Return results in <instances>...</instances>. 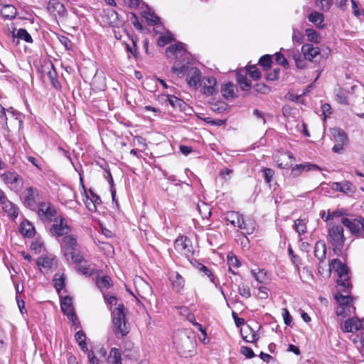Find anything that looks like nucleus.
<instances>
[{"instance_id":"nucleus-1","label":"nucleus","mask_w":364,"mask_h":364,"mask_svg":"<svg viewBox=\"0 0 364 364\" xmlns=\"http://www.w3.org/2000/svg\"><path fill=\"white\" fill-rule=\"evenodd\" d=\"M173 346L177 353L182 357H192L196 349V342L193 333L189 329H181L174 333Z\"/></svg>"},{"instance_id":"nucleus-2","label":"nucleus","mask_w":364,"mask_h":364,"mask_svg":"<svg viewBox=\"0 0 364 364\" xmlns=\"http://www.w3.org/2000/svg\"><path fill=\"white\" fill-rule=\"evenodd\" d=\"M125 308L119 304L112 311L113 332L118 338H123L129 333V327L126 320Z\"/></svg>"},{"instance_id":"nucleus-3","label":"nucleus","mask_w":364,"mask_h":364,"mask_svg":"<svg viewBox=\"0 0 364 364\" xmlns=\"http://www.w3.org/2000/svg\"><path fill=\"white\" fill-rule=\"evenodd\" d=\"M76 239L73 236L63 237L61 247L66 259L73 263H80L83 260V257L76 250Z\"/></svg>"},{"instance_id":"nucleus-4","label":"nucleus","mask_w":364,"mask_h":364,"mask_svg":"<svg viewBox=\"0 0 364 364\" xmlns=\"http://www.w3.org/2000/svg\"><path fill=\"white\" fill-rule=\"evenodd\" d=\"M333 268L338 274V279L337 284L343 287V291H347L352 287L351 283L349 282V270L348 267L343 264L340 259H334L329 264V269Z\"/></svg>"},{"instance_id":"nucleus-5","label":"nucleus","mask_w":364,"mask_h":364,"mask_svg":"<svg viewBox=\"0 0 364 364\" xmlns=\"http://www.w3.org/2000/svg\"><path fill=\"white\" fill-rule=\"evenodd\" d=\"M328 240L334 250H341L346 240L343 235V228L341 225L330 227L328 231Z\"/></svg>"},{"instance_id":"nucleus-6","label":"nucleus","mask_w":364,"mask_h":364,"mask_svg":"<svg viewBox=\"0 0 364 364\" xmlns=\"http://www.w3.org/2000/svg\"><path fill=\"white\" fill-rule=\"evenodd\" d=\"M25 206L31 210H35L38 203V192L36 188L28 187L22 193Z\"/></svg>"},{"instance_id":"nucleus-7","label":"nucleus","mask_w":364,"mask_h":364,"mask_svg":"<svg viewBox=\"0 0 364 364\" xmlns=\"http://www.w3.org/2000/svg\"><path fill=\"white\" fill-rule=\"evenodd\" d=\"M175 250L180 254L189 257L192 255L193 247L189 239L186 237H178L174 243Z\"/></svg>"},{"instance_id":"nucleus-8","label":"nucleus","mask_w":364,"mask_h":364,"mask_svg":"<svg viewBox=\"0 0 364 364\" xmlns=\"http://www.w3.org/2000/svg\"><path fill=\"white\" fill-rule=\"evenodd\" d=\"M55 214L56 210L51 203L48 202L40 203L38 215L42 220L50 222Z\"/></svg>"},{"instance_id":"nucleus-9","label":"nucleus","mask_w":364,"mask_h":364,"mask_svg":"<svg viewBox=\"0 0 364 364\" xmlns=\"http://www.w3.org/2000/svg\"><path fill=\"white\" fill-rule=\"evenodd\" d=\"M60 307L63 314H65L73 322H75V321L77 320V316L74 312L71 297L66 296L63 298H61Z\"/></svg>"},{"instance_id":"nucleus-10","label":"nucleus","mask_w":364,"mask_h":364,"mask_svg":"<svg viewBox=\"0 0 364 364\" xmlns=\"http://www.w3.org/2000/svg\"><path fill=\"white\" fill-rule=\"evenodd\" d=\"M36 263L41 269H44L46 271L55 269L58 265V262L55 259V257L53 255H48L40 257L37 259Z\"/></svg>"},{"instance_id":"nucleus-11","label":"nucleus","mask_w":364,"mask_h":364,"mask_svg":"<svg viewBox=\"0 0 364 364\" xmlns=\"http://www.w3.org/2000/svg\"><path fill=\"white\" fill-rule=\"evenodd\" d=\"M47 9L50 14L54 16L63 17L66 14V9L63 4L60 3L58 0L49 1Z\"/></svg>"},{"instance_id":"nucleus-12","label":"nucleus","mask_w":364,"mask_h":364,"mask_svg":"<svg viewBox=\"0 0 364 364\" xmlns=\"http://www.w3.org/2000/svg\"><path fill=\"white\" fill-rule=\"evenodd\" d=\"M203 87V93L205 95H213L217 92V81L213 77H204L201 82Z\"/></svg>"},{"instance_id":"nucleus-13","label":"nucleus","mask_w":364,"mask_h":364,"mask_svg":"<svg viewBox=\"0 0 364 364\" xmlns=\"http://www.w3.org/2000/svg\"><path fill=\"white\" fill-rule=\"evenodd\" d=\"M187 81L188 85L191 87H193L195 88L201 86V73L196 68H191L189 69L187 73Z\"/></svg>"},{"instance_id":"nucleus-14","label":"nucleus","mask_w":364,"mask_h":364,"mask_svg":"<svg viewBox=\"0 0 364 364\" xmlns=\"http://www.w3.org/2000/svg\"><path fill=\"white\" fill-rule=\"evenodd\" d=\"M51 232L57 236H63L66 235L70 231V227L65 223V220L63 218H57L55 223L53 225Z\"/></svg>"},{"instance_id":"nucleus-15","label":"nucleus","mask_w":364,"mask_h":364,"mask_svg":"<svg viewBox=\"0 0 364 364\" xmlns=\"http://www.w3.org/2000/svg\"><path fill=\"white\" fill-rule=\"evenodd\" d=\"M331 188L333 191L342 192L349 196H352L355 191V186L348 181L334 182L331 185Z\"/></svg>"},{"instance_id":"nucleus-16","label":"nucleus","mask_w":364,"mask_h":364,"mask_svg":"<svg viewBox=\"0 0 364 364\" xmlns=\"http://www.w3.org/2000/svg\"><path fill=\"white\" fill-rule=\"evenodd\" d=\"M136 289L139 296L142 299H146L151 294V287L141 278H139L135 281Z\"/></svg>"},{"instance_id":"nucleus-17","label":"nucleus","mask_w":364,"mask_h":364,"mask_svg":"<svg viewBox=\"0 0 364 364\" xmlns=\"http://www.w3.org/2000/svg\"><path fill=\"white\" fill-rule=\"evenodd\" d=\"M0 177L11 189L17 188L18 183L20 181L18 174L14 171H6Z\"/></svg>"},{"instance_id":"nucleus-18","label":"nucleus","mask_w":364,"mask_h":364,"mask_svg":"<svg viewBox=\"0 0 364 364\" xmlns=\"http://www.w3.org/2000/svg\"><path fill=\"white\" fill-rule=\"evenodd\" d=\"M301 53L305 59L313 61L320 54V49L318 47H314L312 44L305 43L301 47Z\"/></svg>"},{"instance_id":"nucleus-19","label":"nucleus","mask_w":364,"mask_h":364,"mask_svg":"<svg viewBox=\"0 0 364 364\" xmlns=\"http://www.w3.org/2000/svg\"><path fill=\"white\" fill-rule=\"evenodd\" d=\"M170 280L172 282L174 290L177 292L182 291L185 286V279L177 272H172L170 274Z\"/></svg>"},{"instance_id":"nucleus-20","label":"nucleus","mask_w":364,"mask_h":364,"mask_svg":"<svg viewBox=\"0 0 364 364\" xmlns=\"http://www.w3.org/2000/svg\"><path fill=\"white\" fill-rule=\"evenodd\" d=\"M341 223L348 228L353 234H357L360 232V218L350 220L346 218H341Z\"/></svg>"},{"instance_id":"nucleus-21","label":"nucleus","mask_w":364,"mask_h":364,"mask_svg":"<svg viewBox=\"0 0 364 364\" xmlns=\"http://www.w3.org/2000/svg\"><path fill=\"white\" fill-rule=\"evenodd\" d=\"M361 322L357 318H351L346 321L343 325L345 332H354L361 328Z\"/></svg>"},{"instance_id":"nucleus-22","label":"nucleus","mask_w":364,"mask_h":364,"mask_svg":"<svg viewBox=\"0 0 364 364\" xmlns=\"http://www.w3.org/2000/svg\"><path fill=\"white\" fill-rule=\"evenodd\" d=\"M326 246L323 241L316 242L314 247V255L320 261V263L326 258Z\"/></svg>"},{"instance_id":"nucleus-23","label":"nucleus","mask_w":364,"mask_h":364,"mask_svg":"<svg viewBox=\"0 0 364 364\" xmlns=\"http://www.w3.org/2000/svg\"><path fill=\"white\" fill-rule=\"evenodd\" d=\"M186 50L182 43L171 45L166 48V53L168 57L171 55H176V58L178 56H183Z\"/></svg>"},{"instance_id":"nucleus-24","label":"nucleus","mask_w":364,"mask_h":364,"mask_svg":"<svg viewBox=\"0 0 364 364\" xmlns=\"http://www.w3.org/2000/svg\"><path fill=\"white\" fill-rule=\"evenodd\" d=\"M241 333L243 339L247 342L253 343L259 339L258 333L249 326L242 330Z\"/></svg>"},{"instance_id":"nucleus-25","label":"nucleus","mask_w":364,"mask_h":364,"mask_svg":"<svg viewBox=\"0 0 364 364\" xmlns=\"http://www.w3.org/2000/svg\"><path fill=\"white\" fill-rule=\"evenodd\" d=\"M311 168H314L315 169H319V168L314 164H297L296 165L291 171V175L292 177L295 178L299 176L302 171H309L311 169Z\"/></svg>"},{"instance_id":"nucleus-26","label":"nucleus","mask_w":364,"mask_h":364,"mask_svg":"<svg viewBox=\"0 0 364 364\" xmlns=\"http://www.w3.org/2000/svg\"><path fill=\"white\" fill-rule=\"evenodd\" d=\"M293 159V154L291 152H286L281 155L277 163L280 168H287L292 165Z\"/></svg>"},{"instance_id":"nucleus-27","label":"nucleus","mask_w":364,"mask_h":364,"mask_svg":"<svg viewBox=\"0 0 364 364\" xmlns=\"http://www.w3.org/2000/svg\"><path fill=\"white\" fill-rule=\"evenodd\" d=\"M334 298L338 305H341L346 307H350V309H353V311H355V307L353 306L352 304L353 300L351 296H343L341 293H336L334 296Z\"/></svg>"},{"instance_id":"nucleus-28","label":"nucleus","mask_w":364,"mask_h":364,"mask_svg":"<svg viewBox=\"0 0 364 364\" xmlns=\"http://www.w3.org/2000/svg\"><path fill=\"white\" fill-rule=\"evenodd\" d=\"M308 20L314 23L317 28L323 27L324 16L318 11H313L308 16Z\"/></svg>"},{"instance_id":"nucleus-29","label":"nucleus","mask_w":364,"mask_h":364,"mask_svg":"<svg viewBox=\"0 0 364 364\" xmlns=\"http://www.w3.org/2000/svg\"><path fill=\"white\" fill-rule=\"evenodd\" d=\"M21 232L27 237H31L35 234V228L28 220H23L21 224Z\"/></svg>"},{"instance_id":"nucleus-30","label":"nucleus","mask_w":364,"mask_h":364,"mask_svg":"<svg viewBox=\"0 0 364 364\" xmlns=\"http://www.w3.org/2000/svg\"><path fill=\"white\" fill-rule=\"evenodd\" d=\"M108 364H122L121 353L119 349L112 348L107 358Z\"/></svg>"},{"instance_id":"nucleus-31","label":"nucleus","mask_w":364,"mask_h":364,"mask_svg":"<svg viewBox=\"0 0 364 364\" xmlns=\"http://www.w3.org/2000/svg\"><path fill=\"white\" fill-rule=\"evenodd\" d=\"M1 14L4 18L11 19L16 17L17 11L13 5L6 4L2 7Z\"/></svg>"},{"instance_id":"nucleus-32","label":"nucleus","mask_w":364,"mask_h":364,"mask_svg":"<svg viewBox=\"0 0 364 364\" xmlns=\"http://www.w3.org/2000/svg\"><path fill=\"white\" fill-rule=\"evenodd\" d=\"M96 284L101 290H107L112 286L111 279L107 276L99 277L96 279Z\"/></svg>"},{"instance_id":"nucleus-33","label":"nucleus","mask_w":364,"mask_h":364,"mask_svg":"<svg viewBox=\"0 0 364 364\" xmlns=\"http://www.w3.org/2000/svg\"><path fill=\"white\" fill-rule=\"evenodd\" d=\"M75 340L77 342L81 350L84 352H87L88 348L86 343V335L82 331H78L75 336Z\"/></svg>"},{"instance_id":"nucleus-34","label":"nucleus","mask_w":364,"mask_h":364,"mask_svg":"<svg viewBox=\"0 0 364 364\" xmlns=\"http://www.w3.org/2000/svg\"><path fill=\"white\" fill-rule=\"evenodd\" d=\"M292 53L291 55L293 59L294 60L296 66L299 69H304L306 67L307 63L306 60L307 59L304 58V56L299 53H295L294 50L291 51Z\"/></svg>"},{"instance_id":"nucleus-35","label":"nucleus","mask_w":364,"mask_h":364,"mask_svg":"<svg viewBox=\"0 0 364 364\" xmlns=\"http://www.w3.org/2000/svg\"><path fill=\"white\" fill-rule=\"evenodd\" d=\"M226 219L232 225L238 226V225L240 223V222L243 219V217L242 215H240V213H238L237 212L231 211V212L227 213Z\"/></svg>"},{"instance_id":"nucleus-36","label":"nucleus","mask_w":364,"mask_h":364,"mask_svg":"<svg viewBox=\"0 0 364 364\" xmlns=\"http://www.w3.org/2000/svg\"><path fill=\"white\" fill-rule=\"evenodd\" d=\"M237 227L240 228L241 230H244L243 233L245 235L252 234L255 228V223H253L252 221L247 222L244 220V218L242 220V221L240 222Z\"/></svg>"},{"instance_id":"nucleus-37","label":"nucleus","mask_w":364,"mask_h":364,"mask_svg":"<svg viewBox=\"0 0 364 364\" xmlns=\"http://www.w3.org/2000/svg\"><path fill=\"white\" fill-rule=\"evenodd\" d=\"M235 90V86L231 82L225 84L221 89L222 95L226 99L234 97Z\"/></svg>"},{"instance_id":"nucleus-38","label":"nucleus","mask_w":364,"mask_h":364,"mask_svg":"<svg viewBox=\"0 0 364 364\" xmlns=\"http://www.w3.org/2000/svg\"><path fill=\"white\" fill-rule=\"evenodd\" d=\"M333 136L334 137L336 143L343 144V145L347 144L348 138L346 133L342 129H334L333 132Z\"/></svg>"},{"instance_id":"nucleus-39","label":"nucleus","mask_w":364,"mask_h":364,"mask_svg":"<svg viewBox=\"0 0 364 364\" xmlns=\"http://www.w3.org/2000/svg\"><path fill=\"white\" fill-rule=\"evenodd\" d=\"M305 34L309 41L319 43L321 41L320 34L313 28H306L305 30Z\"/></svg>"},{"instance_id":"nucleus-40","label":"nucleus","mask_w":364,"mask_h":364,"mask_svg":"<svg viewBox=\"0 0 364 364\" xmlns=\"http://www.w3.org/2000/svg\"><path fill=\"white\" fill-rule=\"evenodd\" d=\"M334 92L336 95V100L337 102H338L341 104H348L347 92L346 90H344L340 87H338L337 88H335Z\"/></svg>"},{"instance_id":"nucleus-41","label":"nucleus","mask_w":364,"mask_h":364,"mask_svg":"<svg viewBox=\"0 0 364 364\" xmlns=\"http://www.w3.org/2000/svg\"><path fill=\"white\" fill-rule=\"evenodd\" d=\"M294 229L299 235L304 234L306 232V223L304 220L297 219L294 221Z\"/></svg>"},{"instance_id":"nucleus-42","label":"nucleus","mask_w":364,"mask_h":364,"mask_svg":"<svg viewBox=\"0 0 364 364\" xmlns=\"http://www.w3.org/2000/svg\"><path fill=\"white\" fill-rule=\"evenodd\" d=\"M237 82L240 84L242 90H247L250 88L251 83L245 76H244L240 73H237Z\"/></svg>"},{"instance_id":"nucleus-43","label":"nucleus","mask_w":364,"mask_h":364,"mask_svg":"<svg viewBox=\"0 0 364 364\" xmlns=\"http://www.w3.org/2000/svg\"><path fill=\"white\" fill-rule=\"evenodd\" d=\"M272 63V57L269 55H264L262 56L259 60V64L264 68V70L271 68Z\"/></svg>"},{"instance_id":"nucleus-44","label":"nucleus","mask_w":364,"mask_h":364,"mask_svg":"<svg viewBox=\"0 0 364 364\" xmlns=\"http://www.w3.org/2000/svg\"><path fill=\"white\" fill-rule=\"evenodd\" d=\"M173 35L170 32H167L164 35H161L158 39V45L164 46L173 40Z\"/></svg>"},{"instance_id":"nucleus-45","label":"nucleus","mask_w":364,"mask_h":364,"mask_svg":"<svg viewBox=\"0 0 364 364\" xmlns=\"http://www.w3.org/2000/svg\"><path fill=\"white\" fill-rule=\"evenodd\" d=\"M16 37L19 39L24 40L27 43L32 42V38L26 29L20 28L17 31Z\"/></svg>"},{"instance_id":"nucleus-46","label":"nucleus","mask_w":364,"mask_h":364,"mask_svg":"<svg viewBox=\"0 0 364 364\" xmlns=\"http://www.w3.org/2000/svg\"><path fill=\"white\" fill-rule=\"evenodd\" d=\"M351 309L350 307H346L341 305H338L336 309V313L338 316L346 317L350 315L352 313Z\"/></svg>"},{"instance_id":"nucleus-47","label":"nucleus","mask_w":364,"mask_h":364,"mask_svg":"<svg viewBox=\"0 0 364 364\" xmlns=\"http://www.w3.org/2000/svg\"><path fill=\"white\" fill-rule=\"evenodd\" d=\"M316 6L323 11H327L333 4V0H316Z\"/></svg>"},{"instance_id":"nucleus-48","label":"nucleus","mask_w":364,"mask_h":364,"mask_svg":"<svg viewBox=\"0 0 364 364\" xmlns=\"http://www.w3.org/2000/svg\"><path fill=\"white\" fill-rule=\"evenodd\" d=\"M325 214H326V211L325 210H323L320 213L321 218L324 221H328V220H333L335 218H338V217H339L341 215V213L339 212L333 211V212L331 213L329 210L327 211V217L326 218H325Z\"/></svg>"},{"instance_id":"nucleus-49","label":"nucleus","mask_w":364,"mask_h":364,"mask_svg":"<svg viewBox=\"0 0 364 364\" xmlns=\"http://www.w3.org/2000/svg\"><path fill=\"white\" fill-rule=\"evenodd\" d=\"M247 71L249 73L250 76L255 80L259 79L261 76L260 72L255 65L250 66L247 68Z\"/></svg>"},{"instance_id":"nucleus-50","label":"nucleus","mask_w":364,"mask_h":364,"mask_svg":"<svg viewBox=\"0 0 364 364\" xmlns=\"http://www.w3.org/2000/svg\"><path fill=\"white\" fill-rule=\"evenodd\" d=\"M251 273L257 282L262 283L264 281L266 277V272L264 270L259 269L258 272L252 270Z\"/></svg>"},{"instance_id":"nucleus-51","label":"nucleus","mask_w":364,"mask_h":364,"mask_svg":"<svg viewBox=\"0 0 364 364\" xmlns=\"http://www.w3.org/2000/svg\"><path fill=\"white\" fill-rule=\"evenodd\" d=\"M238 292L242 296H243L246 299L250 298L251 296L250 289L247 285H245V284L239 285Z\"/></svg>"},{"instance_id":"nucleus-52","label":"nucleus","mask_w":364,"mask_h":364,"mask_svg":"<svg viewBox=\"0 0 364 364\" xmlns=\"http://www.w3.org/2000/svg\"><path fill=\"white\" fill-rule=\"evenodd\" d=\"M172 71L181 77L185 75L186 72L187 71V68L184 65L178 66L176 63H175L174 66L172 68Z\"/></svg>"},{"instance_id":"nucleus-53","label":"nucleus","mask_w":364,"mask_h":364,"mask_svg":"<svg viewBox=\"0 0 364 364\" xmlns=\"http://www.w3.org/2000/svg\"><path fill=\"white\" fill-rule=\"evenodd\" d=\"M144 17L148 21V23L151 26L157 23L159 21V18L156 15L151 12L146 13L144 14Z\"/></svg>"},{"instance_id":"nucleus-54","label":"nucleus","mask_w":364,"mask_h":364,"mask_svg":"<svg viewBox=\"0 0 364 364\" xmlns=\"http://www.w3.org/2000/svg\"><path fill=\"white\" fill-rule=\"evenodd\" d=\"M275 60L277 63L284 68H287L289 63L284 55L280 53H275Z\"/></svg>"},{"instance_id":"nucleus-55","label":"nucleus","mask_w":364,"mask_h":364,"mask_svg":"<svg viewBox=\"0 0 364 364\" xmlns=\"http://www.w3.org/2000/svg\"><path fill=\"white\" fill-rule=\"evenodd\" d=\"M199 266V270L207 275L210 278V282L216 285L215 277H213L211 271L203 264H200Z\"/></svg>"},{"instance_id":"nucleus-56","label":"nucleus","mask_w":364,"mask_h":364,"mask_svg":"<svg viewBox=\"0 0 364 364\" xmlns=\"http://www.w3.org/2000/svg\"><path fill=\"white\" fill-rule=\"evenodd\" d=\"M55 277H57V275H55ZM53 282L54 287L58 292H60V291L63 289L65 286L64 278L63 276H60L59 278L55 277Z\"/></svg>"},{"instance_id":"nucleus-57","label":"nucleus","mask_w":364,"mask_h":364,"mask_svg":"<svg viewBox=\"0 0 364 364\" xmlns=\"http://www.w3.org/2000/svg\"><path fill=\"white\" fill-rule=\"evenodd\" d=\"M304 38V36L301 31H299L296 29H293V33H292V41H293L297 42L299 43H302Z\"/></svg>"},{"instance_id":"nucleus-58","label":"nucleus","mask_w":364,"mask_h":364,"mask_svg":"<svg viewBox=\"0 0 364 364\" xmlns=\"http://www.w3.org/2000/svg\"><path fill=\"white\" fill-rule=\"evenodd\" d=\"M263 175L265 179V181L267 183H269L272 181L273 175L274 173V171L269 168H264L262 169Z\"/></svg>"},{"instance_id":"nucleus-59","label":"nucleus","mask_w":364,"mask_h":364,"mask_svg":"<svg viewBox=\"0 0 364 364\" xmlns=\"http://www.w3.org/2000/svg\"><path fill=\"white\" fill-rule=\"evenodd\" d=\"M240 353L247 358H252L255 355L252 348L247 346H242L240 348Z\"/></svg>"},{"instance_id":"nucleus-60","label":"nucleus","mask_w":364,"mask_h":364,"mask_svg":"<svg viewBox=\"0 0 364 364\" xmlns=\"http://www.w3.org/2000/svg\"><path fill=\"white\" fill-rule=\"evenodd\" d=\"M107 14L109 18V23L114 26L118 19L117 13L114 10L110 9L107 11Z\"/></svg>"},{"instance_id":"nucleus-61","label":"nucleus","mask_w":364,"mask_h":364,"mask_svg":"<svg viewBox=\"0 0 364 364\" xmlns=\"http://www.w3.org/2000/svg\"><path fill=\"white\" fill-rule=\"evenodd\" d=\"M85 204L90 211H96L97 206L95 205V202H93V200L87 196H86V199L85 200Z\"/></svg>"},{"instance_id":"nucleus-62","label":"nucleus","mask_w":364,"mask_h":364,"mask_svg":"<svg viewBox=\"0 0 364 364\" xmlns=\"http://www.w3.org/2000/svg\"><path fill=\"white\" fill-rule=\"evenodd\" d=\"M168 101L169 104L173 107H180L182 102V101L180 99L173 95H168Z\"/></svg>"},{"instance_id":"nucleus-63","label":"nucleus","mask_w":364,"mask_h":364,"mask_svg":"<svg viewBox=\"0 0 364 364\" xmlns=\"http://www.w3.org/2000/svg\"><path fill=\"white\" fill-rule=\"evenodd\" d=\"M60 43L65 46L66 50H70L72 47L71 41L66 36H61L58 38Z\"/></svg>"},{"instance_id":"nucleus-64","label":"nucleus","mask_w":364,"mask_h":364,"mask_svg":"<svg viewBox=\"0 0 364 364\" xmlns=\"http://www.w3.org/2000/svg\"><path fill=\"white\" fill-rule=\"evenodd\" d=\"M258 290V296L260 299H266L268 297L269 289L267 287L261 286L259 287Z\"/></svg>"}]
</instances>
